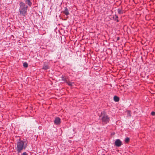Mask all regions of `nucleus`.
<instances>
[{"label":"nucleus","instance_id":"11","mask_svg":"<svg viewBox=\"0 0 155 155\" xmlns=\"http://www.w3.org/2000/svg\"><path fill=\"white\" fill-rule=\"evenodd\" d=\"M61 78L62 79L61 80L64 82H67V78L65 77V76L64 75H62L61 77Z\"/></svg>","mask_w":155,"mask_h":155},{"label":"nucleus","instance_id":"3","mask_svg":"<svg viewBox=\"0 0 155 155\" xmlns=\"http://www.w3.org/2000/svg\"><path fill=\"white\" fill-rule=\"evenodd\" d=\"M101 120L103 125L107 124L110 121L109 117L106 114H104L102 117Z\"/></svg>","mask_w":155,"mask_h":155},{"label":"nucleus","instance_id":"2","mask_svg":"<svg viewBox=\"0 0 155 155\" xmlns=\"http://www.w3.org/2000/svg\"><path fill=\"white\" fill-rule=\"evenodd\" d=\"M19 6V12L20 13V15L25 16L28 8V6L26 5L25 3L22 2H21L20 3Z\"/></svg>","mask_w":155,"mask_h":155},{"label":"nucleus","instance_id":"18","mask_svg":"<svg viewBox=\"0 0 155 155\" xmlns=\"http://www.w3.org/2000/svg\"><path fill=\"white\" fill-rule=\"evenodd\" d=\"M21 155H28V153L26 152H23L22 154H21Z\"/></svg>","mask_w":155,"mask_h":155},{"label":"nucleus","instance_id":"1","mask_svg":"<svg viewBox=\"0 0 155 155\" xmlns=\"http://www.w3.org/2000/svg\"><path fill=\"white\" fill-rule=\"evenodd\" d=\"M28 147V142L20 139L16 144V150L18 153L21 152L22 150H25Z\"/></svg>","mask_w":155,"mask_h":155},{"label":"nucleus","instance_id":"16","mask_svg":"<svg viewBox=\"0 0 155 155\" xmlns=\"http://www.w3.org/2000/svg\"><path fill=\"white\" fill-rule=\"evenodd\" d=\"M127 114L128 115H129L130 116H131V111L130 110H128L127 111Z\"/></svg>","mask_w":155,"mask_h":155},{"label":"nucleus","instance_id":"10","mask_svg":"<svg viewBox=\"0 0 155 155\" xmlns=\"http://www.w3.org/2000/svg\"><path fill=\"white\" fill-rule=\"evenodd\" d=\"M114 101L115 102H118L120 100V98L117 96H115L114 97Z\"/></svg>","mask_w":155,"mask_h":155},{"label":"nucleus","instance_id":"17","mask_svg":"<svg viewBox=\"0 0 155 155\" xmlns=\"http://www.w3.org/2000/svg\"><path fill=\"white\" fill-rule=\"evenodd\" d=\"M151 114L152 116H154L155 115V112L154 111H152L151 112Z\"/></svg>","mask_w":155,"mask_h":155},{"label":"nucleus","instance_id":"13","mask_svg":"<svg viewBox=\"0 0 155 155\" xmlns=\"http://www.w3.org/2000/svg\"><path fill=\"white\" fill-rule=\"evenodd\" d=\"M117 11H118V13L119 14H122L123 13V11L122 10V9H120V8H118V9H117Z\"/></svg>","mask_w":155,"mask_h":155},{"label":"nucleus","instance_id":"5","mask_svg":"<svg viewBox=\"0 0 155 155\" xmlns=\"http://www.w3.org/2000/svg\"><path fill=\"white\" fill-rule=\"evenodd\" d=\"M115 145L117 147H120L122 144V142L120 139H117L114 143Z\"/></svg>","mask_w":155,"mask_h":155},{"label":"nucleus","instance_id":"14","mask_svg":"<svg viewBox=\"0 0 155 155\" xmlns=\"http://www.w3.org/2000/svg\"><path fill=\"white\" fill-rule=\"evenodd\" d=\"M23 66L24 68H27L28 66V64L26 62H25L23 64Z\"/></svg>","mask_w":155,"mask_h":155},{"label":"nucleus","instance_id":"6","mask_svg":"<svg viewBox=\"0 0 155 155\" xmlns=\"http://www.w3.org/2000/svg\"><path fill=\"white\" fill-rule=\"evenodd\" d=\"M54 123V124L57 125L60 124L61 123V119L59 117L55 118Z\"/></svg>","mask_w":155,"mask_h":155},{"label":"nucleus","instance_id":"8","mask_svg":"<svg viewBox=\"0 0 155 155\" xmlns=\"http://www.w3.org/2000/svg\"><path fill=\"white\" fill-rule=\"evenodd\" d=\"M113 20L115 21H116V22H119V20H118V16L117 15H115L113 17Z\"/></svg>","mask_w":155,"mask_h":155},{"label":"nucleus","instance_id":"4","mask_svg":"<svg viewBox=\"0 0 155 155\" xmlns=\"http://www.w3.org/2000/svg\"><path fill=\"white\" fill-rule=\"evenodd\" d=\"M63 12L66 15V17H65V19H64V20H66L67 18H68V15L69 14L68 10L66 7L65 8L64 10L63 11Z\"/></svg>","mask_w":155,"mask_h":155},{"label":"nucleus","instance_id":"19","mask_svg":"<svg viewBox=\"0 0 155 155\" xmlns=\"http://www.w3.org/2000/svg\"><path fill=\"white\" fill-rule=\"evenodd\" d=\"M120 40V37H118L117 38V41H118Z\"/></svg>","mask_w":155,"mask_h":155},{"label":"nucleus","instance_id":"15","mask_svg":"<svg viewBox=\"0 0 155 155\" xmlns=\"http://www.w3.org/2000/svg\"><path fill=\"white\" fill-rule=\"evenodd\" d=\"M130 141V138L129 137H126L125 140V141L126 143H128Z\"/></svg>","mask_w":155,"mask_h":155},{"label":"nucleus","instance_id":"12","mask_svg":"<svg viewBox=\"0 0 155 155\" xmlns=\"http://www.w3.org/2000/svg\"><path fill=\"white\" fill-rule=\"evenodd\" d=\"M66 83L70 86H72L73 84H74V83L71 82L69 81H67V82H66Z\"/></svg>","mask_w":155,"mask_h":155},{"label":"nucleus","instance_id":"9","mask_svg":"<svg viewBox=\"0 0 155 155\" xmlns=\"http://www.w3.org/2000/svg\"><path fill=\"white\" fill-rule=\"evenodd\" d=\"M42 68L43 69L45 70H47L49 68L48 65V64H44L43 65V67Z\"/></svg>","mask_w":155,"mask_h":155},{"label":"nucleus","instance_id":"7","mask_svg":"<svg viewBox=\"0 0 155 155\" xmlns=\"http://www.w3.org/2000/svg\"><path fill=\"white\" fill-rule=\"evenodd\" d=\"M25 3L28 4L30 7H31L32 3L31 1V0H25Z\"/></svg>","mask_w":155,"mask_h":155}]
</instances>
